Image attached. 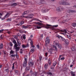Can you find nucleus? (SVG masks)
I'll return each instance as SVG.
<instances>
[{"label":"nucleus","instance_id":"64","mask_svg":"<svg viewBox=\"0 0 76 76\" xmlns=\"http://www.w3.org/2000/svg\"><path fill=\"white\" fill-rule=\"evenodd\" d=\"M17 36H18V37H19V36H20V34H17Z\"/></svg>","mask_w":76,"mask_h":76},{"label":"nucleus","instance_id":"60","mask_svg":"<svg viewBox=\"0 0 76 76\" xmlns=\"http://www.w3.org/2000/svg\"><path fill=\"white\" fill-rule=\"evenodd\" d=\"M15 73H18L19 72V71L18 70H15Z\"/></svg>","mask_w":76,"mask_h":76},{"label":"nucleus","instance_id":"56","mask_svg":"<svg viewBox=\"0 0 76 76\" xmlns=\"http://www.w3.org/2000/svg\"><path fill=\"white\" fill-rule=\"evenodd\" d=\"M61 60H64V57H62V58H61Z\"/></svg>","mask_w":76,"mask_h":76},{"label":"nucleus","instance_id":"36","mask_svg":"<svg viewBox=\"0 0 76 76\" xmlns=\"http://www.w3.org/2000/svg\"><path fill=\"white\" fill-rule=\"evenodd\" d=\"M30 51L31 52H32V53H34V52L35 51V50H34V49L32 48L30 50Z\"/></svg>","mask_w":76,"mask_h":76},{"label":"nucleus","instance_id":"20","mask_svg":"<svg viewBox=\"0 0 76 76\" xmlns=\"http://www.w3.org/2000/svg\"><path fill=\"white\" fill-rule=\"evenodd\" d=\"M48 67V64H46L44 65V68L46 70L47 69V68Z\"/></svg>","mask_w":76,"mask_h":76},{"label":"nucleus","instance_id":"50","mask_svg":"<svg viewBox=\"0 0 76 76\" xmlns=\"http://www.w3.org/2000/svg\"><path fill=\"white\" fill-rule=\"evenodd\" d=\"M13 43L14 44L17 43V42H16V40H14V41H13Z\"/></svg>","mask_w":76,"mask_h":76},{"label":"nucleus","instance_id":"46","mask_svg":"<svg viewBox=\"0 0 76 76\" xmlns=\"http://www.w3.org/2000/svg\"><path fill=\"white\" fill-rule=\"evenodd\" d=\"M26 35H24L23 36V38L24 39H26Z\"/></svg>","mask_w":76,"mask_h":76},{"label":"nucleus","instance_id":"59","mask_svg":"<svg viewBox=\"0 0 76 76\" xmlns=\"http://www.w3.org/2000/svg\"><path fill=\"white\" fill-rule=\"evenodd\" d=\"M7 33H8V34H10V33H11V32L10 31H8L7 32Z\"/></svg>","mask_w":76,"mask_h":76},{"label":"nucleus","instance_id":"47","mask_svg":"<svg viewBox=\"0 0 76 76\" xmlns=\"http://www.w3.org/2000/svg\"><path fill=\"white\" fill-rule=\"evenodd\" d=\"M3 31H4V29L0 30V33H2V32H3Z\"/></svg>","mask_w":76,"mask_h":76},{"label":"nucleus","instance_id":"13","mask_svg":"<svg viewBox=\"0 0 76 76\" xmlns=\"http://www.w3.org/2000/svg\"><path fill=\"white\" fill-rule=\"evenodd\" d=\"M29 26H31L27 25L26 26L25 25H23L22 26V28L23 29H27Z\"/></svg>","mask_w":76,"mask_h":76},{"label":"nucleus","instance_id":"3","mask_svg":"<svg viewBox=\"0 0 76 76\" xmlns=\"http://www.w3.org/2000/svg\"><path fill=\"white\" fill-rule=\"evenodd\" d=\"M54 27L57 28V27H58V25L52 26L49 24H46L45 26V28L48 29H49V28H51L52 30H54L55 29L54 28Z\"/></svg>","mask_w":76,"mask_h":76},{"label":"nucleus","instance_id":"62","mask_svg":"<svg viewBox=\"0 0 76 76\" xmlns=\"http://www.w3.org/2000/svg\"><path fill=\"white\" fill-rule=\"evenodd\" d=\"M37 29H41V27L39 26H37Z\"/></svg>","mask_w":76,"mask_h":76},{"label":"nucleus","instance_id":"40","mask_svg":"<svg viewBox=\"0 0 76 76\" xmlns=\"http://www.w3.org/2000/svg\"><path fill=\"white\" fill-rule=\"evenodd\" d=\"M30 16H31L30 17L31 19H32V17L34 16V14H30Z\"/></svg>","mask_w":76,"mask_h":76},{"label":"nucleus","instance_id":"25","mask_svg":"<svg viewBox=\"0 0 76 76\" xmlns=\"http://www.w3.org/2000/svg\"><path fill=\"white\" fill-rule=\"evenodd\" d=\"M37 75V73L35 72H34L32 75L31 76H36Z\"/></svg>","mask_w":76,"mask_h":76},{"label":"nucleus","instance_id":"33","mask_svg":"<svg viewBox=\"0 0 76 76\" xmlns=\"http://www.w3.org/2000/svg\"><path fill=\"white\" fill-rule=\"evenodd\" d=\"M50 69H51L52 70H51V71H49L50 72H54V68H53V67H51Z\"/></svg>","mask_w":76,"mask_h":76},{"label":"nucleus","instance_id":"6","mask_svg":"<svg viewBox=\"0 0 76 76\" xmlns=\"http://www.w3.org/2000/svg\"><path fill=\"white\" fill-rule=\"evenodd\" d=\"M56 10L58 12H61L64 10V8L62 7H59L57 8Z\"/></svg>","mask_w":76,"mask_h":76},{"label":"nucleus","instance_id":"23","mask_svg":"<svg viewBox=\"0 0 76 76\" xmlns=\"http://www.w3.org/2000/svg\"><path fill=\"white\" fill-rule=\"evenodd\" d=\"M64 33H62V34H63V35H66L67 33V31H66V30L65 29L64 30Z\"/></svg>","mask_w":76,"mask_h":76},{"label":"nucleus","instance_id":"45","mask_svg":"<svg viewBox=\"0 0 76 76\" xmlns=\"http://www.w3.org/2000/svg\"><path fill=\"white\" fill-rule=\"evenodd\" d=\"M19 32L20 33V34H22V33H23V31H22L21 30H19Z\"/></svg>","mask_w":76,"mask_h":76},{"label":"nucleus","instance_id":"22","mask_svg":"<svg viewBox=\"0 0 76 76\" xmlns=\"http://www.w3.org/2000/svg\"><path fill=\"white\" fill-rule=\"evenodd\" d=\"M19 4V3H14L12 4V6H16L17 4Z\"/></svg>","mask_w":76,"mask_h":76},{"label":"nucleus","instance_id":"38","mask_svg":"<svg viewBox=\"0 0 76 76\" xmlns=\"http://www.w3.org/2000/svg\"><path fill=\"white\" fill-rule=\"evenodd\" d=\"M45 1L44 0H41L40 1L41 3L43 4L44 3Z\"/></svg>","mask_w":76,"mask_h":76},{"label":"nucleus","instance_id":"31","mask_svg":"<svg viewBox=\"0 0 76 76\" xmlns=\"http://www.w3.org/2000/svg\"><path fill=\"white\" fill-rule=\"evenodd\" d=\"M3 43H1V45H0V49H1L3 48Z\"/></svg>","mask_w":76,"mask_h":76},{"label":"nucleus","instance_id":"27","mask_svg":"<svg viewBox=\"0 0 76 76\" xmlns=\"http://www.w3.org/2000/svg\"><path fill=\"white\" fill-rule=\"evenodd\" d=\"M72 26H73V27H76V23H72Z\"/></svg>","mask_w":76,"mask_h":76},{"label":"nucleus","instance_id":"7","mask_svg":"<svg viewBox=\"0 0 76 76\" xmlns=\"http://www.w3.org/2000/svg\"><path fill=\"white\" fill-rule=\"evenodd\" d=\"M45 45H47V43L48 44H49L50 42V39H49L48 37H46L45 39Z\"/></svg>","mask_w":76,"mask_h":76},{"label":"nucleus","instance_id":"24","mask_svg":"<svg viewBox=\"0 0 76 76\" xmlns=\"http://www.w3.org/2000/svg\"><path fill=\"white\" fill-rule=\"evenodd\" d=\"M30 44L32 48H34V45H33V42H32V41H31Z\"/></svg>","mask_w":76,"mask_h":76},{"label":"nucleus","instance_id":"17","mask_svg":"<svg viewBox=\"0 0 76 76\" xmlns=\"http://www.w3.org/2000/svg\"><path fill=\"white\" fill-rule=\"evenodd\" d=\"M53 51V49L52 48H51L49 50L48 52H49V53H50V54H51Z\"/></svg>","mask_w":76,"mask_h":76},{"label":"nucleus","instance_id":"61","mask_svg":"<svg viewBox=\"0 0 76 76\" xmlns=\"http://www.w3.org/2000/svg\"><path fill=\"white\" fill-rule=\"evenodd\" d=\"M37 47L38 48V49L39 48V45H37Z\"/></svg>","mask_w":76,"mask_h":76},{"label":"nucleus","instance_id":"1","mask_svg":"<svg viewBox=\"0 0 76 76\" xmlns=\"http://www.w3.org/2000/svg\"><path fill=\"white\" fill-rule=\"evenodd\" d=\"M70 14H66L63 18H62V20H63L62 23H64L66 22L69 20V18L70 17Z\"/></svg>","mask_w":76,"mask_h":76},{"label":"nucleus","instance_id":"10","mask_svg":"<svg viewBox=\"0 0 76 76\" xmlns=\"http://www.w3.org/2000/svg\"><path fill=\"white\" fill-rule=\"evenodd\" d=\"M42 10H43L44 12H48V11L50 10V9H48L47 7H43L42 8Z\"/></svg>","mask_w":76,"mask_h":76},{"label":"nucleus","instance_id":"51","mask_svg":"<svg viewBox=\"0 0 76 76\" xmlns=\"http://www.w3.org/2000/svg\"><path fill=\"white\" fill-rule=\"evenodd\" d=\"M10 45L11 46V47H12L13 46V44H12V42H10Z\"/></svg>","mask_w":76,"mask_h":76},{"label":"nucleus","instance_id":"63","mask_svg":"<svg viewBox=\"0 0 76 76\" xmlns=\"http://www.w3.org/2000/svg\"><path fill=\"white\" fill-rule=\"evenodd\" d=\"M41 76H44V73H42L41 74V75H40Z\"/></svg>","mask_w":76,"mask_h":76},{"label":"nucleus","instance_id":"9","mask_svg":"<svg viewBox=\"0 0 76 76\" xmlns=\"http://www.w3.org/2000/svg\"><path fill=\"white\" fill-rule=\"evenodd\" d=\"M34 62L32 61H29L28 63V64L30 67H32L34 66Z\"/></svg>","mask_w":76,"mask_h":76},{"label":"nucleus","instance_id":"15","mask_svg":"<svg viewBox=\"0 0 76 76\" xmlns=\"http://www.w3.org/2000/svg\"><path fill=\"white\" fill-rule=\"evenodd\" d=\"M65 42L66 45H68L69 44V41L67 39H66L65 40Z\"/></svg>","mask_w":76,"mask_h":76},{"label":"nucleus","instance_id":"44","mask_svg":"<svg viewBox=\"0 0 76 76\" xmlns=\"http://www.w3.org/2000/svg\"><path fill=\"white\" fill-rule=\"evenodd\" d=\"M15 56H16V55H11V56L12 57H15Z\"/></svg>","mask_w":76,"mask_h":76},{"label":"nucleus","instance_id":"54","mask_svg":"<svg viewBox=\"0 0 76 76\" xmlns=\"http://www.w3.org/2000/svg\"><path fill=\"white\" fill-rule=\"evenodd\" d=\"M60 37H61V38L62 40H63V41H64V40L65 39H64V38L63 37L61 36Z\"/></svg>","mask_w":76,"mask_h":76},{"label":"nucleus","instance_id":"12","mask_svg":"<svg viewBox=\"0 0 76 76\" xmlns=\"http://www.w3.org/2000/svg\"><path fill=\"white\" fill-rule=\"evenodd\" d=\"M68 12L69 13H73V12H76V10H69L68 11Z\"/></svg>","mask_w":76,"mask_h":76},{"label":"nucleus","instance_id":"8","mask_svg":"<svg viewBox=\"0 0 76 76\" xmlns=\"http://www.w3.org/2000/svg\"><path fill=\"white\" fill-rule=\"evenodd\" d=\"M12 13H13L12 11H10L8 12L7 13V14L5 15L4 16V18H8L10 15L11 14H12Z\"/></svg>","mask_w":76,"mask_h":76},{"label":"nucleus","instance_id":"29","mask_svg":"<svg viewBox=\"0 0 76 76\" xmlns=\"http://www.w3.org/2000/svg\"><path fill=\"white\" fill-rule=\"evenodd\" d=\"M56 64H57V62H56V61H55L53 63V66H55Z\"/></svg>","mask_w":76,"mask_h":76},{"label":"nucleus","instance_id":"34","mask_svg":"<svg viewBox=\"0 0 76 76\" xmlns=\"http://www.w3.org/2000/svg\"><path fill=\"white\" fill-rule=\"evenodd\" d=\"M47 74L49 75H52V73L50 72H47Z\"/></svg>","mask_w":76,"mask_h":76},{"label":"nucleus","instance_id":"4","mask_svg":"<svg viewBox=\"0 0 76 76\" xmlns=\"http://www.w3.org/2000/svg\"><path fill=\"white\" fill-rule=\"evenodd\" d=\"M28 61V56L27 55L25 56L24 57V60L23 63V67H26L27 66V61Z\"/></svg>","mask_w":76,"mask_h":76},{"label":"nucleus","instance_id":"16","mask_svg":"<svg viewBox=\"0 0 76 76\" xmlns=\"http://www.w3.org/2000/svg\"><path fill=\"white\" fill-rule=\"evenodd\" d=\"M18 45L19 46H20V44H21V43H20V41L19 39H17V40Z\"/></svg>","mask_w":76,"mask_h":76},{"label":"nucleus","instance_id":"32","mask_svg":"<svg viewBox=\"0 0 76 76\" xmlns=\"http://www.w3.org/2000/svg\"><path fill=\"white\" fill-rule=\"evenodd\" d=\"M16 57L17 58H19V55L18 54V53H16L15 55Z\"/></svg>","mask_w":76,"mask_h":76},{"label":"nucleus","instance_id":"28","mask_svg":"<svg viewBox=\"0 0 76 76\" xmlns=\"http://www.w3.org/2000/svg\"><path fill=\"white\" fill-rule=\"evenodd\" d=\"M36 24H38V25H42V23H40L39 22H37L35 23Z\"/></svg>","mask_w":76,"mask_h":76},{"label":"nucleus","instance_id":"55","mask_svg":"<svg viewBox=\"0 0 76 76\" xmlns=\"http://www.w3.org/2000/svg\"><path fill=\"white\" fill-rule=\"evenodd\" d=\"M15 39H18V37L17 35H16L15 36Z\"/></svg>","mask_w":76,"mask_h":76},{"label":"nucleus","instance_id":"26","mask_svg":"<svg viewBox=\"0 0 76 76\" xmlns=\"http://www.w3.org/2000/svg\"><path fill=\"white\" fill-rule=\"evenodd\" d=\"M5 71L8 74L9 72V69H5Z\"/></svg>","mask_w":76,"mask_h":76},{"label":"nucleus","instance_id":"14","mask_svg":"<svg viewBox=\"0 0 76 76\" xmlns=\"http://www.w3.org/2000/svg\"><path fill=\"white\" fill-rule=\"evenodd\" d=\"M23 23H24V21H21L17 25H18V26H20L21 25H23Z\"/></svg>","mask_w":76,"mask_h":76},{"label":"nucleus","instance_id":"42","mask_svg":"<svg viewBox=\"0 0 76 76\" xmlns=\"http://www.w3.org/2000/svg\"><path fill=\"white\" fill-rule=\"evenodd\" d=\"M71 49H72V51H74V50H75V49L74 47H73L71 48Z\"/></svg>","mask_w":76,"mask_h":76},{"label":"nucleus","instance_id":"18","mask_svg":"<svg viewBox=\"0 0 76 76\" xmlns=\"http://www.w3.org/2000/svg\"><path fill=\"white\" fill-rule=\"evenodd\" d=\"M29 10L25 11L23 13V14L26 15V14H28V13H29Z\"/></svg>","mask_w":76,"mask_h":76},{"label":"nucleus","instance_id":"41","mask_svg":"<svg viewBox=\"0 0 76 76\" xmlns=\"http://www.w3.org/2000/svg\"><path fill=\"white\" fill-rule=\"evenodd\" d=\"M0 38L1 39H3V38H4V36L3 35H1Z\"/></svg>","mask_w":76,"mask_h":76},{"label":"nucleus","instance_id":"43","mask_svg":"<svg viewBox=\"0 0 76 76\" xmlns=\"http://www.w3.org/2000/svg\"><path fill=\"white\" fill-rule=\"evenodd\" d=\"M26 47H29V44H28V43H27L26 44Z\"/></svg>","mask_w":76,"mask_h":76},{"label":"nucleus","instance_id":"19","mask_svg":"<svg viewBox=\"0 0 76 76\" xmlns=\"http://www.w3.org/2000/svg\"><path fill=\"white\" fill-rule=\"evenodd\" d=\"M15 51H19V49H20V48L19 47H16L15 48Z\"/></svg>","mask_w":76,"mask_h":76},{"label":"nucleus","instance_id":"57","mask_svg":"<svg viewBox=\"0 0 76 76\" xmlns=\"http://www.w3.org/2000/svg\"><path fill=\"white\" fill-rule=\"evenodd\" d=\"M67 36L68 38H69V39H70V40L71 39V37H70L68 35H67Z\"/></svg>","mask_w":76,"mask_h":76},{"label":"nucleus","instance_id":"5","mask_svg":"<svg viewBox=\"0 0 76 76\" xmlns=\"http://www.w3.org/2000/svg\"><path fill=\"white\" fill-rule=\"evenodd\" d=\"M33 1H31V2L30 1L28 0H25L23 1V3L24 4H32V2H33V3H34Z\"/></svg>","mask_w":76,"mask_h":76},{"label":"nucleus","instance_id":"11","mask_svg":"<svg viewBox=\"0 0 76 76\" xmlns=\"http://www.w3.org/2000/svg\"><path fill=\"white\" fill-rule=\"evenodd\" d=\"M61 4L62 5H69V3L64 1L61 2Z\"/></svg>","mask_w":76,"mask_h":76},{"label":"nucleus","instance_id":"37","mask_svg":"<svg viewBox=\"0 0 76 76\" xmlns=\"http://www.w3.org/2000/svg\"><path fill=\"white\" fill-rule=\"evenodd\" d=\"M18 47V44H17V43L15 44L14 45V47Z\"/></svg>","mask_w":76,"mask_h":76},{"label":"nucleus","instance_id":"2","mask_svg":"<svg viewBox=\"0 0 76 76\" xmlns=\"http://www.w3.org/2000/svg\"><path fill=\"white\" fill-rule=\"evenodd\" d=\"M53 47L54 48H55L56 50H57V47L56 46H58V48L59 49H61V45L58 43L57 42H56V41H54L53 42Z\"/></svg>","mask_w":76,"mask_h":76},{"label":"nucleus","instance_id":"52","mask_svg":"<svg viewBox=\"0 0 76 76\" xmlns=\"http://www.w3.org/2000/svg\"><path fill=\"white\" fill-rule=\"evenodd\" d=\"M40 38L41 39H42V38H43V34H41L40 35Z\"/></svg>","mask_w":76,"mask_h":76},{"label":"nucleus","instance_id":"48","mask_svg":"<svg viewBox=\"0 0 76 76\" xmlns=\"http://www.w3.org/2000/svg\"><path fill=\"white\" fill-rule=\"evenodd\" d=\"M14 53H15V52H14L13 50H11L10 52V54H14Z\"/></svg>","mask_w":76,"mask_h":76},{"label":"nucleus","instance_id":"53","mask_svg":"<svg viewBox=\"0 0 76 76\" xmlns=\"http://www.w3.org/2000/svg\"><path fill=\"white\" fill-rule=\"evenodd\" d=\"M42 57L41 56H40L39 57V60H42Z\"/></svg>","mask_w":76,"mask_h":76},{"label":"nucleus","instance_id":"21","mask_svg":"<svg viewBox=\"0 0 76 76\" xmlns=\"http://www.w3.org/2000/svg\"><path fill=\"white\" fill-rule=\"evenodd\" d=\"M29 69H30V68L29 67L27 66L26 68L25 69V70L26 72H28V70H29Z\"/></svg>","mask_w":76,"mask_h":76},{"label":"nucleus","instance_id":"30","mask_svg":"<svg viewBox=\"0 0 76 76\" xmlns=\"http://www.w3.org/2000/svg\"><path fill=\"white\" fill-rule=\"evenodd\" d=\"M71 75H72V76H75V74L74 73V72H71Z\"/></svg>","mask_w":76,"mask_h":76},{"label":"nucleus","instance_id":"49","mask_svg":"<svg viewBox=\"0 0 76 76\" xmlns=\"http://www.w3.org/2000/svg\"><path fill=\"white\" fill-rule=\"evenodd\" d=\"M15 63H14L13 64V66H12V69L13 70V69H15V66H14V64Z\"/></svg>","mask_w":76,"mask_h":76},{"label":"nucleus","instance_id":"58","mask_svg":"<svg viewBox=\"0 0 76 76\" xmlns=\"http://www.w3.org/2000/svg\"><path fill=\"white\" fill-rule=\"evenodd\" d=\"M23 48H26V45H23L22 46Z\"/></svg>","mask_w":76,"mask_h":76},{"label":"nucleus","instance_id":"35","mask_svg":"<svg viewBox=\"0 0 76 76\" xmlns=\"http://www.w3.org/2000/svg\"><path fill=\"white\" fill-rule=\"evenodd\" d=\"M48 63L50 65L51 64V61L50 59H49L48 60Z\"/></svg>","mask_w":76,"mask_h":76},{"label":"nucleus","instance_id":"39","mask_svg":"<svg viewBox=\"0 0 76 76\" xmlns=\"http://www.w3.org/2000/svg\"><path fill=\"white\" fill-rule=\"evenodd\" d=\"M7 21H12V18H8L7 20Z\"/></svg>","mask_w":76,"mask_h":76}]
</instances>
